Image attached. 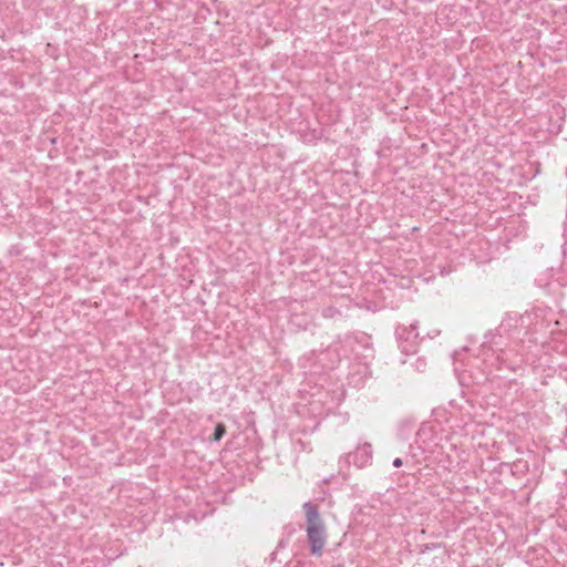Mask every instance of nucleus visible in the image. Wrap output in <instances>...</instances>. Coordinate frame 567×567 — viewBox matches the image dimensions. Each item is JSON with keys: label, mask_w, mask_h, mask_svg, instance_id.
<instances>
[{"label": "nucleus", "mask_w": 567, "mask_h": 567, "mask_svg": "<svg viewBox=\"0 0 567 567\" xmlns=\"http://www.w3.org/2000/svg\"><path fill=\"white\" fill-rule=\"evenodd\" d=\"M306 514V534L310 553L320 557L327 544L328 532L316 505L307 502L302 506Z\"/></svg>", "instance_id": "1"}, {"label": "nucleus", "mask_w": 567, "mask_h": 567, "mask_svg": "<svg viewBox=\"0 0 567 567\" xmlns=\"http://www.w3.org/2000/svg\"><path fill=\"white\" fill-rule=\"evenodd\" d=\"M393 466L395 467H400L402 466V460L396 457L394 461H393Z\"/></svg>", "instance_id": "3"}, {"label": "nucleus", "mask_w": 567, "mask_h": 567, "mask_svg": "<svg viewBox=\"0 0 567 567\" xmlns=\"http://www.w3.org/2000/svg\"><path fill=\"white\" fill-rule=\"evenodd\" d=\"M225 433H226V429H225L224 424H221V423L217 424V426L215 427L214 434H213V440L219 441L224 436Z\"/></svg>", "instance_id": "2"}]
</instances>
